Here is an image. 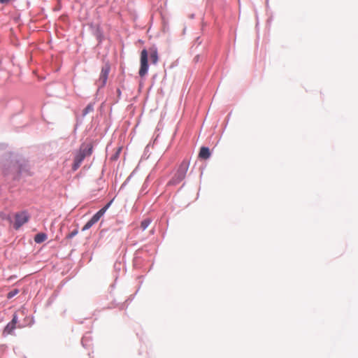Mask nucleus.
Segmentation results:
<instances>
[{
    "label": "nucleus",
    "mask_w": 358,
    "mask_h": 358,
    "mask_svg": "<svg viewBox=\"0 0 358 358\" xmlns=\"http://www.w3.org/2000/svg\"><path fill=\"white\" fill-rule=\"evenodd\" d=\"M62 87V85L60 84H58V83H51L50 85H48L47 87V91L49 92H52V94H49L50 96H59V94H57V93H53V92L57 90V88H61Z\"/></svg>",
    "instance_id": "obj_11"
},
{
    "label": "nucleus",
    "mask_w": 358,
    "mask_h": 358,
    "mask_svg": "<svg viewBox=\"0 0 358 358\" xmlns=\"http://www.w3.org/2000/svg\"><path fill=\"white\" fill-rule=\"evenodd\" d=\"M59 290L55 291L53 294L49 298L48 301V305H50L58 295Z\"/></svg>",
    "instance_id": "obj_14"
},
{
    "label": "nucleus",
    "mask_w": 358,
    "mask_h": 358,
    "mask_svg": "<svg viewBox=\"0 0 358 358\" xmlns=\"http://www.w3.org/2000/svg\"><path fill=\"white\" fill-rule=\"evenodd\" d=\"M18 322V315L17 313L15 312L13 314L11 320L7 323V324L4 327L3 330V336H6L8 335H12L15 331V329L18 328H22L24 326L21 324H18L17 326V324Z\"/></svg>",
    "instance_id": "obj_3"
},
{
    "label": "nucleus",
    "mask_w": 358,
    "mask_h": 358,
    "mask_svg": "<svg viewBox=\"0 0 358 358\" xmlns=\"http://www.w3.org/2000/svg\"><path fill=\"white\" fill-rule=\"evenodd\" d=\"M210 152L208 148L206 147H202L200 149V152L199 153V157L203 159H207L210 157Z\"/></svg>",
    "instance_id": "obj_10"
},
{
    "label": "nucleus",
    "mask_w": 358,
    "mask_h": 358,
    "mask_svg": "<svg viewBox=\"0 0 358 358\" xmlns=\"http://www.w3.org/2000/svg\"><path fill=\"white\" fill-rule=\"evenodd\" d=\"M19 292H20L19 289H17V288L13 289L9 292H8L6 297L8 299H11L12 298L15 296Z\"/></svg>",
    "instance_id": "obj_12"
},
{
    "label": "nucleus",
    "mask_w": 358,
    "mask_h": 358,
    "mask_svg": "<svg viewBox=\"0 0 358 358\" xmlns=\"http://www.w3.org/2000/svg\"><path fill=\"white\" fill-rule=\"evenodd\" d=\"M148 52L147 50L143 49L141 52L140 63L141 66L138 71L139 76L144 77L148 71Z\"/></svg>",
    "instance_id": "obj_6"
},
{
    "label": "nucleus",
    "mask_w": 358,
    "mask_h": 358,
    "mask_svg": "<svg viewBox=\"0 0 358 358\" xmlns=\"http://www.w3.org/2000/svg\"><path fill=\"white\" fill-rule=\"evenodd\" d=\"M48 239V234L45 232H39L36 234L34 237V240L36 243L41 244L43 242H45Z\"/></svg>",
    "instance_id": "obj_8"
},
{
    "label": "nucleus",
    "mask_w": 358,
    "mask_h": 358,
    "mask_svg": "<svg viewBox=\"0 0 358 358\" xmlns=\"http://www.w3.org/2000/svg\"><path fill=\"white\" fill-rule=\"evenodd\" d=\"M94 110V107H93V105L92 104H89L88 106H87V107L83 110V115H87V113L93 111Z\"/></svg>",
    "instance_id": "obj_15"
},
{
    "label": "nucleus",
    "mask_w": 358,
    "mask_h": 358,
    "mask_svg": "<svg viewBox=\"0 0 358 358\" xmlns=\"http://www.w3.org/2000/svg\"><path fill=\"white\" fill-rule=\"evenodd\" d=\"M32 323H33V324L34 323V318L32 319Z\"/></svg>",
    "instance_id": "obj_21"
},
{
    "label": "nucleus",
    "mask_w": 358,
    "mask_h": 358,
    "mask_svg": "<svg viewBox=\"0 0 358 358\" xmlns=\"http://www.w3.org/2000/svg\"><path fill=\"white\" fill-rule=\"evenodd\" d=\"M0 169L4 176H10L15 181L34 175L29 160L17 152H4L0 157Z\"/></svg>",
    "instance_id": "obj_1"
},
{
    "label": "nucleus",
    "mask_w": 358,
    "mask_h": 358,
    "mask_svg": "<svg viewBox=\"0 0 358 358\" xmlns=\"http://www.w3.org/2000/svg\"><path fill=\"white\" fill-rule=\"evenodd\" d=\"M67 161V159L64 160V163H65Z\"/></svg>",
    "instance_id": "obj_20"
},
{
    "label": "nucleus",
    "mask_w": 358,
    "mask_h": 358,
    "mask_svg": "<svg viewBox=\"0 0 358 358\" xmlns=\"http://www.w3.org/2000/svg\"><path fill=\"white\" fill-rule=\"evenodd\" d=\"M93 145L91 143H83L79 150L73 152V159L71 169L76 171L80 166L84 159L92 154Z\"/></svg>",
    "instance_id": "obj_2"
},
{
    "label": "nucleus",
    "mask_w": 358,
    "mask_h": 358,
    "mask_svg": "<svg viewBox=\"0 0 358 358\" xmlns=\"http://www.w3.org/2000/svg\"><path fill=\"white\" fill-rule=\"evenodd\" d=\"M188 168L189 162L187 161H182L171 182L176 184L182 181L186 176Z\"/></svg>",
    "instance_id": "obj_4"
},
{
    "label": "nucleus",
    "mask_w": 358,
    "mask_h": 358,
    "mask_svg": "<svg viewBox=\"0 0 358 358\" xmlns=\"http://www.w3.org/2000/svg\"><path fill=\"white\" fill-rule=\"evenodd\" d=\"M29 215L26 210H22L20 213H17L15 215V222L13 224V228L15 230L19 229L22 225L29 222Z\"/></svg>",
    "instance_id": "obj_5"
},
{
    "label": "nucleus",
    "mask_w": 358,
    "mask_h": 358,
    "mask_svg": "<svg viewBox=\"0 0 358 358\" xmlns=\"http://www.w3.org/2000/svg\"><path fill=\"white\" fill-rule=\"evenodd\" d=\"M150 57L152 64H156L158 62L159 57L157 49L155 47H152L149 50Z\"/></svg>",
    "instance_id": "obj_9"
},
{
    "label": "nucleus",
    "mask_w": 358,
    "mask_h": 358,
    "mask_svg": "<svg viewBox=\"0 0 358 358\" xmlns=\"http://www.w3.org/2000/svg\"><path fill=\"white\" fill-rule=\"evenodd\" d=\"M108 73V69H107L106 70H104L103 69H102L101 73H102V76L103 77L104 81L106 80Z\"/></svg>",
    "instance_id": "obj_16"
},
{
    "label": "nucleus",
    "mask_w": 358,
    "mask_h": 358,
    "mask_svg": "<svg viewBox=\"0 0 358 358\" xmlns=\"http://www.w3.org/2000/svg\"><path fill=\"white\" fill-rule=\"evenodd\" d=\"M11 0H0V3L8 4Z\"/></svg>",
    "instance_id": "obj_17"
},
{
    "label": "nucleus",
    "mask_w": 358,
    "mask_h": 358,
    "mask_svg": "<svg viewBox=\"0 0 358 358\" xmlns=\"http://www.w3.org/2000/svg\"><path fill=\"white\" fill-rule=\"evenodd\" d=\"M66 283V281H65V279H64L61 283H60V287H59V289H61Z\"/></svg>",
    "instance_id": "obj_18"
},
{
    "label": "nucleus",
    "mask_w": 358,
    "mask_h": 358,
    "mask_svg": "<svg viewBox=\"0 0 358 358\" xmlns=\"http://www.w3.org/2000/svg\"><path fill=\"white\" fill-rule=\"evenodd\" d=\"M25 358H27V357H25Z\"/></svg>",
    "instance_id": "obj_22"
},
{
    "label": "nucleus",
    "mask_w": 358,
    "mask_h": 358,
    "mask_svg": "<svg viewBox=\"0 0 358 358\" xmlns=\"http://www.w3.org/2000/svg\"><path fill=\"white\" fill-rule=\"evenodd\" d=\"M150 224V220L149 219H145L141 222V227L143 230H145V229H147Z\"/></svg>",
    "instance_id": "obj_13"
},
{
    "label": "nucleus",
    "mask_w": 358,
    "mask_h": 358,
    "mask_svg": "<svg viewBox=\"0 0 358 358\" xmlns=\"http://www.w3.org/2000/svg\"><path fill=\"white\" fill-rule=\"evenodd\" d=\"M66 313V310H64L63 313H62V315H64Z\"/></svg>",
    "instance_id": "obj_19"
},
{
    "label": "nucleus",
    "mask_w": 358,
    "mask_h": 358,
    "mask_svg": "<svg viewBox=\"0 0 358 358\" xmlns=\"http://www.w3.org/2000/svg\"><path fill=\"white\" fill-rule=\"evenodd\" d=\"M110 204V202L108 203L103 208L100 209L96 214H94L92 216V217L85 224V226L83 228V230H87L90 228H91L95 223H96L100 220V218L104 215L106 210L109 207Z\"/></svg>",
    "instance_id": "obj_7"
}]
</instances>
